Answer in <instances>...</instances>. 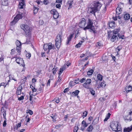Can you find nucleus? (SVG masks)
<instances>
[{
	"label": "nucleus",
	"mask_w": 132,
	"mask_h": 132,
	"mask_svg": "<svg viewBox=\"0 0 132 132\" xmlns=\"http://www.w3.org/2000/svg\"><path fill=\"white\" fill-rule=\"evenodd\" d=\"M102 6V4L100 3L94 2L90 6L88 7V11L89 13H91L95 15V12L100 11Z\"/></svg>",
	"instance_id": "nucleus-1"
},
{
	"label": "nucleus",
	"mask_w": 132,
	"mask_h": 132,
	"mask_svg": "<svg viewBox=\"0 0 132 132\" xmlns=\"http://www.w3.org/2000/svg\"><path fill=\"white\" fill-rule=\"evenodd\" d=\"M93 20L88 19L87 26L84 28L83 29L86 30L87 29H89V31L90 32H93L94 34L95 33V29L93 26Z\"/></svg>",
	"instance_id": "nucleus-2"
},
{
	"label": "nucleus",
	"mask_w": 132,
	"mask_h": 132,
	"mask_svg": "<svg viewBox=\"0 0 132 132\" xmlns=\"http://www.w3.org/2000/svg\"><path fill=\"white\" fill-rule=\"evenodd\" d=\"M110 127L112 130L114 131H119L121 130V126L117 121H113L111 123Z\"/></svg>",
	"instance_id": "nucleus-3"
},
{
	"label": "nucleus",
	"mask_w": 132,
	"mask_h": 132,
	"mask_svg": "<svg viewBox=\"0 0 132 132\" xmlns=\"http://www.w3.org/2000/svg\"><path fill=\"white\" fill-rule=\"evenodd\" d=\"M20 27L25 31L26 36L29 38L31 34V31L30 30L29 27L27 25L24 24L21 25Z\"/></svg>",
	"instance_id": "nucleus-4"
},
{
	"label": "nucleus",
	"mask_w": 132,
	"mask_h": 132,
	"mask_svg": "<svg viewBox=\"0 0 132 132\" xmlns=\"http://www.w3.org/2000/svg\"><path fill=\"white\" fill-rule=\"evenodd\" d=\"M55 47L54 45L52 44L51 43H50L48 44H45L43 46V48L45 51L48 50L47 53H48L51 50L54 49Z\"/></svg>",
	"instance_id": "nucleus-5"
},
{
	"label": "nucleus",
	"mask_w": 132,
	"mask_h": 132,
	"mask_svg": "<svg viewBox=\"0 0 132 132\" xmlns=\"http://www.w3.org/2000/svg\"><path fill=\"white\" fill-rule=\"evenodd\" d=\"M62 36L60 34H58L56 36V38L55 39V46L56 47L59 49L60 48L61 43V41Z\"/></svg>",
	"instance_id": "nucleus-6"
},
{
	"label": "nucleus",
	"mask_w": 132,
	"mask_h": 132,
	"mask_svg": "<svg viewBox=\"0 0 132 132\" xmlns=\"http://www.w3.org/2000/svg\"><path fill=\"white\" fill-rule=\"evenodd\" d=\"M108 37L110 39V40L112 42H115L117 39H118L117 35H115L112 33H110L108 34Z\"/></svg>",
	"instance_id": "nucleus-7"
},
{
	"label": "nucleus",
	"mask_w": 132,
	"mask_h": 132,
	"mask_svg": "<svg viewBox=\"0 0 132 132\" xmlns=\"http://www.w3.org/2000/svg\"><path fill=\"white\" fill-rule=\"evenodd\" d=\"M50 13L53 14V16L54 19H57L59 16V15L56 10L54 9L50 11Z\"/></svg>",
	"instance_id": "nucleus-8"
},
{
	"label": "nucleus",
	"mask_w": 132,
	"mask_h": 132,
	"mask_svg": "<svg viewBox=\"0 0 132 132\" xmlns=\"http://www.w3.org/2000/svg\"><path fill=\"white\" fill-rule=\"evenodd\" d=\"M86 22L85 19L84 18H82L81 19L80 22L79 23V26L81 28H83L85 26Z\"/></svg>",
	"instance_id": "nucleus-9"
},
{
	"label": "nucleus",
	"mask_w": 132,
	"mask_h": 132,
	"mask_svg": "<svg viewBox=\"0 0 132 132\" xmlns=\"http://www.w3.org/2000/svg\"><path fill=\"white\" fill-rule=\"evenodd\" d=\"M15 61L17 63L20 64H21L23 66L24 65L23 60L22 58L18 57L16 59Z\"/></svg>",
	"instance_id": "nucleus-10"
},
{
	"label": "nucleus",
	"mask_w": 132,
	"mask_h": 132,
	"mask_svg": "<svg viewBox=\"0 0 132 132\" xmlns=\"http://www.w3.org/2000/svg\"><path fill=\"white\" fill-rule=\"evenodd\" d=\"M21 9H20L19 11H18V9L17 10V11L19 13L17 15H16V16L15 17L17 20L18 19V21L20 19H22V18L23 16V13L20 12V10Z\"/></svg>",
	"instance_id": "nucleus-11"
},
{
	"label": "nucleus",
	"mask_w": 132,
	"mask_h": 132,
	"mask_svg": "<svg viewBox=\"0 0 132 132\" xmlns=\"http://www.w3.org/2000/svg\"><path fill=\"white\" fill-rule=\"evenodd\" d=\"M22 89V88L21 86H19L17 88L16 92V94L17 95H20L21 94V92Z\"/></svg>",
	"instance_id": "nucleus-12"
},
{
	"label": "nucleus",
	"mask_w": 132,
	"mask_h": 132,
	"mask_svg": "<svg viewBox=\"0 0 132 132\" xmlns=\"http://www.w3.org/2000/svg\"><path fill=\"white\" fill-rule=\"evenodd\" d=\"M109 27L112 29L114 28L116 26L115 22L114 21H110L109 23Z\"/></svg>",
	"instance_id": "nucleus-13"
},
{
	"label": "nucleus",
	"mask_w": 132,
	"mask_h": 132,
	"mask_svg": "<svg viewBox=\"0 0 132 132\" xmlns=\"http://www.w3.org/2000/svg\"><path fill=\"white\" fill-rule=\"evenodd\" d=\"M120 29L119 28L116 29H114L113 31H111L110 33H112L114 35H117L119 32V31Z\"/></svg>",
	"instance_id": "nucleus-14"
},
{
	"label": "nucleus",
	"mask_w": 132,
	"mask_h": 132,
	"mask_svg": "<svg viewBox=\"0 0 132 132\" xmlns=\"http://www.w3.org/2000/svg\"><path fill=\"white\" fill-rule=\"evenodd\" d=\"M132 130V126H131L129 127L125 128L124 129V132H129Z\"/></svg>",
	"instance_id": "nucleus-15"
},
{
	"label": "nucleus",
	"mask_w": 132,
	"mask_h": 132,
	"mask_svg": "<svg viewBox=\"0 0 132 132\" xmlns=\"http://www.w3.org/2000/svg\"><path fill=\"white\" fill-rule=\"evenodd\" d=\"M73 34H71L70 36H69L67 37V41L66 43V44L68 45V44L69 42L71 40V38L73 37Z\"/></svg>",
	"instance_id": "nucleus-16"
},
{
	"label": "nucleus",
	"mask_w": 132,
	"mask_h": 132,
	"mask_svg": "<svg viewBox=\"0 0 132 132\" xmlns=\"http://www.w3.org/2000/svg\"><path fill=\"white\" fill-rule=\"evenodd\" d=\"M125 90L126 92H128L132 90V86H129L126 87Z\"/></svg>",
	"instance_id": "nucleus-17"
},
{
	"label": "nucleus",
	"mask_w": 132,
	"mask_h": 132,
	"mask_svg": "<svg viewBox=\"0 0 132 132\" xmlns=\"http://www.w3.org/2000/svg\"><path fill=\"white\" fill-rule=\"evenodd\" d=\"M130 16L129 14L127 13L124 15L123 18L126 20H128L130 18Z\"/></svg>",
	"instance_id": "nucleus-18"
},
{
	"label": "nucleus",
	"mask_w": 132,
	"mask_h": 132,
	"mask_svg": "<svg viewBox=\"0 0 132 132\" xmlns=\"http://www.w3.org/2000/svg\"><path fill=\"white\" fill-rule=\"evenodd\" d=\"M122 11V9L119 7H118L116 9V11L118 14H120L121 13Z\"/></svg>",
	"instance_id": "nucleus-19"
},
{
	"label": "nucleus",
	"mask_w": 132,
	"mask_h": 132,
	"mask_svg": "<svg viewBox=\"0 0 132 132\" xmlns=\"http://www.w3.org/2000/svg\"><path fill=\"white\" fill-rule=\"evenodd\" d=\"M9 0H3L2 1V4L4 6H7L8 5Z\"/></svg>",
	"instance_id": "nucleus-20"
},
{
	"label": "nucleus",
	"mask_w": 132,
	"mask_h": 132,
	"mask_svg": "<svg viewBox=\"0 0 132 132\" xmlns=\"http://www.w3.org/2000/svg\"><path fill=\"white\" fill-rule=\"evenodd\" d=\"M93 129V127L92 125H90L86 129V130L88 132H91Z\"/></svg>",
	"instance_id": "nucleus-21"
},
{
	"label": "nucleus",
	"mask_w": 132,
	"mask_h": 132,
	"mask_svg": "<svg viewBox=\"0 0 132 132\" xmlns=\"http://www.w3.org/2000/svg\"><path fill=\"white\" fill-rule=\"evenodd\" d=\"M34 13V14H36L38 12L39 8L36 7L35 6H33Z\"/></svg>",
	"instance_id": "nucleus-22"
},
{
	"label": "nucleus",
	"mask_w": 132,
	"mask_h": 132,
	"mask_svg": "<svg viewBox=\"0 0 132 132\" xmlns=\"http://www.w3.org/2000/svg\"><path fill=\"white\" fill-rule=\"evenodd\" d=\"M18 21V19L17 20V19L15 17L13 21L11 22V25H14Z\"/></svg>",
	"instance_id": "nucleus-23"
},
{
	"label": "nucleus",
	"mask_w": 132,
	"mask_h": 132,
	"mask_svg": "<svg viewBox=\"0 0 132 132\" xmlns=\"http://www.w3.org/2000/svg\"><path fill=\"white\" fill-rule=\"evenodd\" d=\"M68 3L69 5V7L68 8V9H69L71 7L73 3V2L72 0L69 1H68Z\"/></svg>",
	"instance_id": "nucleus-24"
},
{
	"label": "nucleus",
	"mask_w": 132,
	"mask_h": 132,
	"mask_svg": "<svg viewBox=\"0 0 132 132\" xmlns=\"http://www.w3.org/2000/svg\"><path fill=\"white\" fill-rule=\"evenodd\" d=\"M91 82V80L90 79H87L86 82L84 84V85H86L90 84Z\"/></svg>",
	"instance_id": "nucleus-25"
},
{
	"label": "nucleus",
	"mask_w": 132,
	"mask_h": 132,
	"mask_svg": "<svg viewBox=\"0 0 132 132\" xmlns=\"http://www.w3.org/2000/svg\"><path fill=\"white\" fill-rule=\"evenodd\" d=\"M79 92V91L78 90H75L72 93V94L74 96L77 95Z\"/></svg>",
	"instance_id": "nucleus-26"
},
{
	"label": "nucleus",
	"mask_w": 132,
	"mask_h": 132,
	"mask_svg": "<svg viewBox=\"0 0 132 132\" xmlns=\"http://www.w3.org/2000/svg\"><path fill=\"white\" fill-rule=\"evenodd\" d=\"M97 78L98 80L100 81L102 80V76L101 74H99L97 76Z\"/></svg>",
	"instance_id": "nucleus-27"
},
{
	"label": "nucleus",
	"mask_w": 132,
	"mask_h": 132,
	"mask_svg": "<svg viewBox=\"0 0 132 132\" xmlns=\"http://www.w3.org/2000/svg\"><path fill=\"white\" fill-rule=\"evenodd\" d=\"M93 72V69H91L87 72V75H92Z\"/></svg>",
	"instance_id": "nucleus-28"
},
{
	"label": "nucleus",
	"mask_w": 132,
	"mask_h": 132,
	"mask_svg": "<svg viewBox=\"0 0 132 132\" xmlns=\"http://www.w3.org/2000/svg\"><path fill=\"white\" fill-rule=\"evenodd\" d=\"M57 70H58V69L57 68H53L52 69V71H53L52 72H53V74L54 75L55 74L56 72L57 71Z\"/></svg>",
	"instance_id": "nucleus-29"
},
{
	"label": "nucleus",
	"mask_w": 132,
	"mask_h": 132,
	"mask_svg": "<svg viewBox=\"0 0 132 132\" xmlns=\"http://www.w3.org/2000/svg\"><path fill=\"white\" fill-rule=\"evenodd\" d=\"M61 79L62 78L61 76H60V75H59V76L58 77V79L56 82L55 83L56 85L58 83V82H60L61 81Z\"/></svg>",
	"instance_id": "nucleus-30"
},
{
	"label": "nucleus",
	"mask_w": 132,
	"mask_h": 132,
	"mask_svg": "<svg viewBox=\"0 0 132 132\" xmlns=\"http://www.w3.org/2000/svg\"><path fill=\"white\" fill-rule=\"evenodd\" d=\"M16 46H21V42L18 40H17L16 42Z\"/></svg>",
	"instance_id": "nucleus-31"
},
{
	"label": "nucleus",
	"mask_w": 132,
	"mask_h": 132,
	"mask_svg": "<svg viewBox=\"0 0 132 132\" xmlns=\"http://www.w3.org/2000/svg\"><path fill=\"white\" fill-rule=\"evenodd\" d=\"M21 46H16V50L18 53H20L21 52Z\"/></svg>",
	"instance_id": "nucleus-32"
},
{
	"label": "nucleus",
	"mask_w": 132,
	"mask_h": 132,
	"mask_svg": "<svg viewBox=\"0 0 132 132\" xmlns=\"http://www.w3.org/2000/svg\"><path fill=\"white\" fill-rule=\"evenodd\" d=\"M53 101H55L57 103H58L60 102V100L59 98L58 97L54 99Z\"/></svg>",
	"instance_id": "nucleus-33"
},
{
	"label": "nucleus",
	"mask_w": 132,
	"mask_h": 132,
	"mask_svg": "<svg viewBox=\"0 0 132 132\" xmlns=\"http://www.w3.org/2000/svg\"><path fill=\"white\" fill-rule=\"evenodd\" d=\"M82 124L83 126H84L85 127H86L87 126V124L86 123L85 121L83 120L82 122Z\"/></svg>",
	"instance_id": "nucleus-34"
},
{
	"label": "nucleus",
	"mask_w": 132,
	"mask_h": 132,
	"mask_svg": "<svg viewBox=\"0 0 132 132\" xmlns=\"http://www.w3.org/2000/svg\"><path fill=\"white\" fill-rule=\"evenodd\" d=\"M78 129V126H76L74 127L73 131L74 132H77Z\"/></svg>",
	"instance_id": "nucleus-35"
},
{
	"label": "nucleus",
	"mask_w": 132,
	"mask_h": 132,
	"mask_svg": "<svg viewBox=\"0 0 132 132\" xmlns=\"http://www.w3.org/2000/svg\"><path fill=\"white\" fill-rule=\"evenodd\" d=\"M51 0H44L43 1L45 5L48 4Z\"/></svg>",
	"instance_id": "nucleus-36"
},
{
	"label": "nucleus",
	"mask_w": 132,
	"mask_h": 132,
	"mask_svg": "<svg viewBox=\"0 0 132 132\" xmlns=\"http://www.w3.org/2000/svg\"><path fill=\"white\" fill-rule=\"evenodd\" d=\"M24 96H22L21 97H19V96H18V100L19 101H21V100H23L24 99Z\"/></svg>",
	"instance_id": "nucleus-37"
},
{
	"label": "nucleus",
	"mask_w": 132,
	"mask_h": 132,
	"mask_svg": "<svg viewBox=\"0 0 132 132\" xmlns=\"http://www.w3.org/2000/svg\"><path fill=\"white\" fill-rule=\"evenodd\" d=\"M106 85V84H105V82L103 81V82H102L100 84V86L101 87H105Z\"/></svg>",
	"instance_id": "nucleus-38"
},
{
	"label": "nucleus",
	"mask_w": 132,
	"mask_h": 132,
	"mask_svg": "<svg viewBox=\"0 0 132 132\" xmlns=\"http://www.w3.org/2000/svg\"><path fill=\"white\" fill-rule=\"evenodd\" d=\"M118 36L119 38H121L122 39H123V37L124 36L123 35H121L120 34H118Z\"/></svg>",
	"instance_id": "nucleus-39"
},
{
	"label": "nucleus",
	"mask_w": 132,
	"mask_h": 132,
	"mask_svg": "<svg viewBox=\"0 0 132 132\" xmlns=\"http://www.w3.org/2000/svg\"><path fill=\"white\" fill-rule=\"evenodd\" d=\"M64 70L62 69L61 68H60L59 71V72L58 73V74L59 75H60L62 73Z\"/></svg>",
	"instance_id": "nucleus-40"
},
{
	"label": "nucleus",
	"mask_w": 132,
	"mask_h": 132,
	"mask_svg": "<svg viewBox=\"0 0 132 132\" xmlns=\"http://www.w3.org/2000/svg\"><path fill=\"white\" fill-rule=\"evenodd\" d=\"M8 84V83L6 84H5V83L4 82H2L0 84V85L1 86H3L5 88L6 85Z\"/></svg>",
	"instance_id": "nucleus-41"
},
{
	"label": "nucleus",
	"mask_w": 132,
	"mask_h": 132,
	"mask_svg": "<svg viewBox=\"0 0 132 132\" xmlns=\"http://www.w3.org/2000/svg\"><path fill=\"white\" fill-rule=\"evenodd\" d=\"M90 92L91 94L93 95H94L95 94V91L93 89H91L90 90Z\"/></svg>",
	"instance_id": "nucleus-42"
},
{
	"label": "nucleus",
	"mask_w": 132,
	"mask_h": 132,
	"mask_svg": "<svg viewBox=\"0 0 132 132\" xmlns=\"http://www.w3.org/2000/svg\"><path fill=\"white\" fill-rule=\"evenodd\" d=\"M31 43V41L30 40V39L29 38L28 39L27 38V39L26 42L25 43L28 44H30Z\"/></svg>",
	"instance_id": "nucleus-43"
},
{
	"label": "nucleus",
	"mask_w": 132,
	"mask_h": 132,
	"mask_svg": "<svg viewBox=\"0 0 132 132\" xmlns=\"http://www.w3.org/2000/svg\"><path fill=\"white\" fill-rule=\"evenodd\" d=\"M27 113H28L30 114V115H32L33 114V112L31 110H28V111L27 112Z\"/></svg>",
	"instance_id": "nucleus-44"
},
{
	"label": "nucleus",
	"mask_w": 132,
	"mask_h": 132,
	"mask_svg": "<svg viewBox=\"0 0 132 132\" xmlns=\"http://www.w3.org/2000/svg\"><path fill=\"white\" fill-rule=\"evenodd\" d=\"M96 45L97 47H100L102 46V45L99 42H97L96 44Z\"/></svg>",
	"instance_id": "nucleus-45"
},
{
	"label": "nucleus",
	"mask_w": 132,
	"mask_h": 132,
	"mask_svg": "<svg viewBox=\"0 0 132 132\" xmlns=\"http://www.w3.org/2000/svg\"><path fill=\"white\" fill-rule=\"evenodd\" d=\"M26 56L28 59H29L31 56V54L30 53H28L26 54Z\"/></svg>",
	"instance_id": "nucleus-46"
},
{
	"label": "nucleus",
	"mask_w": 132,
	"mask_h": 132,
	"mask_svg": "<svg viewBox=\"0 0 132 132\" xmlns=\"http://www.w3.org/2000/svg\"><path fill=\"white\" fill-rule=\"evenodd\" d=\"M3 116L4 118L6 120V111H4V112L3 113Z\"/></svg>",
	"instance_id": "nucleus-47"
},
{
	"label": "nucleus",
	"mask_w": 132,
	"mask_h": 132,
	"mask_svg": "<svg viewBox=\"0 0 132 132\" xmlns=\"http://www.w3.org/2000/svg\"><path fill=\"white\" fill-rule=\"evenodd\" d=\"M87 114V111H85L83 113V116L84 117H86Z\"/></svg>",
	"instance_id": "nucleus-48"
},
{
	"label": "nucleus",
	"mask_w": 132,
	"mask_h": 132,
	"mask_svg": "<svg viewBox=\"0 0 132 132\" xmlns=\"http://www.w3.org/2000/svg\"><path fill=\"white\" fill-rule=\"evenodd\" d=\"M50 82H51V80L50 79H49L48 80L47 82V83L46 85H47V86H50Z\"/></svg>",
	"instance_id": "nucleus-49"
},
{
	"label": "nucleus",
	"mask_w": 132,
	"mask_h": 132,
	"mask_svg": "<svg viewBox=\"0 0 132 132\" xmlns=\"http://www.w3.org/2000/svg\"><path fill=\"white\" fill-rule=\"evenodd\" d=\"M85 80H86V78H82V79H81L80 80V81L81 83H82Z\"/></svg>",
	"instance_id": "nucleus-50"
},
{
	"label": "nucleus",
	"mask_w": 132,
	"mask_h": 132,
	"mask_svg": "<svg viewBox=\"0 0 132 132\" xmlns=\"http://www.w3.org/2000/svg\"><path fill=\"white\" fill-rule=\"evenodd\" d=\"M66 65L65 64H64L62 67L61 68L62 69H63V70H64L66 68Z\"/></svg>",
	"instance_id": "nucleus-51"
},
{
	"label": "nucleus",
	"mask_w": 132,
	"mask_h": 132,
	"mask_svg": "<svg viewBox=\"0 0 132 132\" xmlns=\"http://www.w3.org/2000/svg\"><path fill=\"white\" fill-rule=\"evenodd\" d=\"M6 120H5L4 121L3 123V126L4 127H5L6 126Z\"/></svg>",
	"instance_id": "nucleus-52"
},
{
	"label": "nucleus",
	"mask_w": 132,
	"mask_h": 132,
	"mask_svg": "<svg viewBox=\"0 0 132 132\" xmlns=\"http://www.w3.org/2000/svg\"><path fill=\"white\" fill-rule=\"evenodd\" d=\"M56 8L59 9L60 8L61 5L59 4H57L56 5Z\"/></svg>",
	"instance_id": "nucleus-53"
},
{
	"label": "nucleus",
	"mask_w": 132,
	"mask_h": 132,
	"mask_svg": "<svg viewBox=\"0 0 132 132\" xmlns=\"http://www.w3.org/2000/svg\"><path fill=\"white\" fill-rule=\"evenodd\" d=\"M21 122H19V123H18V124H16V126L18 127H21Z\"/></svg>",
	"instance_id": "nucleus-54"
},
{
	"label": "nucleus",
	"mask_w": 132,
	"mask_h": 132,
	"mask_svg": "<svg viewBox=\"0 0 132 132\" xmlns=\"http://www.w3.org/2000/svg\"><path fill=\"white\" fill-rule=\"evenodd\" d=\"M32 86V91L34 92H36L37 90L36 89V88L34 87L33 86H32V85H31Z\"/></svg>",
	"instance_id": "nucleus-55"
},
{
	"label": "nucleus",
	"mask_w": 132,
	"mask_h": 132,
	"mask_svg": "<svg viewBox=\"0 0 132 132\" xmlns=\"http://www.w3.org/2000/svg\"><path fill=\"white\" fill-rule=\"evenodd\" d=\"M111 115V114L109 113H108L106 117V118H108V119H109L110 117V116Z\"/></svg>",
	"instance_id": "nucleus-56"
},
{
	"label": "nucleus",
	"mask_w": 132,
	"mask_h": 132,
	"mask_svg": "<svg viewBox=\"0 0 132 132\" xmlns=\"http://www.w3.org/2000/svg\"><path fill=\"white\" fill-rule=\"evenodd\" d=\"M51 117L53 119V121H56V118H55V117L54 116H51Z\"/></svg>",
	"instance_id": "nucleus-57"
},
{
	"label": "nucleus",
	"mask_w": 132,
	"mask_h": 132,
	"mask_svg": "<svg viewBox=\"0 0 132 132\" xmlns=\"http://www.w3.org/2000/svg\"><path fill=\"white\" fill-rule=\"evenodd\" d=\"M11 55H13L14 54L15 50L14 49H12L11 50Z\"/></svg>",
	"instance_id": "nucleus-58"
},
{
	"label": "nucleus",
	"mask_w": 132,
	"mask_h": 132,
	"mask_svg": "<svg viewBox=\"0 0 132 132\" xmlns=\"http://www.w3.org/2000/svg\"><path fill=\"white\" fill-rule=\"evenodd\" d=\"M1 112L2 113H3L4 112V111H6L4 110V109L3 108H1Z\"/></svg>",
	"instance_id": "nucleus-59"
},
{
	"label": "nucleus",
	"mask_w": 132,
	"mask_h": 132,
	"mask_svg": "<svg viewBox=\"0 0 132 132\" xmlns=\"http://www.w3.org/2000/svg\"><path fill=\"white\" fill-rule=\"evenodd\" d=\"M62 0H56V2L57 3H61L62 2Z\"/></svg>",
	"instance_id": "nucleus-60"
},
{
	"label": "nucleus",
	"mask_w": 132,
	"mask_h": 132,
	"mask_svg": "<svg viewBox=\"0 0 132 132\" xmlns=\"http://www.w3.org/2000/svg\"><path fill=\"white\" fill-rule=\"evenodd\" d=\"M68 88H66L63 91L64 92V93H66L68 92Z\"/></svg>",
	"instance_id": "nucleus-61"
},
{
	"label": "nucleus",
	"mask_w": 132,
	"mask_h": 132,
	"mask_svg": "<svg viewBox=\"0 0 132 132\" xmlns=\"http://www.w3.org/2000/svg\"><path fill=\"white\" fill-rule=\"evenodd\" d=\"M81 46V45L80 44H79V43H78L76 45V47L77 48Z\"/></svg>",
	"instance_id": "nucleus-62"
},
{
	"label": "nucleus",
	"mask_w": 132,
	"mask_h": 132,
	"mask_svg": "<svg viewBox=\"0 0 132 132\" xmlns=\"http://www.w3.org/2000/svg\"><path fill=\"white\" fill-rule=\"evenodd\" d=\"M3 60L4 57L2 55L1 57L0 58V62L2 61Z\"/></svg>",
	"instance_id": "nucleus-63"
},
{
	"label": "nucleus",
	"mask_w": 132,
	"mask_h": 132,
	"mask_svg": "<svg viewBox=\"0 0 132 132\" xmlns=\"http://www.w3.org/2000/svg\"><path fill=\"white\" fill-rule=\"evenodd\" d=\"M85 127H81V129H80L83 131H84L85 129Z\"/></svg>",
	"instance_id": "nucleus-64"
}]
</instances>
